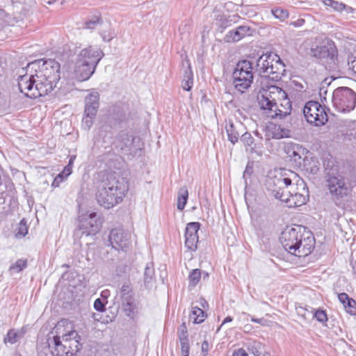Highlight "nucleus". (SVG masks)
<instances>
[{
  "instance_id": "obj_2",
  "label": "nucleus",
  "mask_w": 356,
  "mask_h": 356,
  "mask_svg": "<svg viewBox=\"0 0 356 356\" xmlns=\"http://www.w3.org/2000/svg\"><path fill=\"white\" fill-rule=\"evenodd\" d=\"M72 325L67 319L58 322L47 341L41 345L38 356H74L82 348L81 337L72 330Z\"/></svg>"
},
{
  "instance_id": "obj_28",
  "label": "nucleus",
  "mask_w": 356,
  "mask_h": 356,
  "mask_svg": "<svg viewBox=\"0 0 356 356\" xmlns=\"http://www.w3.org/2000/svg\"><path fill=\"white\" fill-rule=\"evenodd\" d=\"M303 168L309 174L316 175L320 170V163L317 158L305 157L303 159Z\"/></svg>"
},
{
  "instance_id": "obj_52",
  "label": "nucleus",
  "mask_w": 356,
  "mask_h": 356,
  "mask_svg": "<svg viewBox=\"0 0 356 356\" xmlns=\"http://www.w3.org/2000/svg\"><path fill=\"white\" fill-rule=\"evenodd\" d=\"M257 347H260V344L259 343H254L252 346V353L255 355V356H259L260 355V353L259 352V350H257Z\"/></svg>"
},
{
  "instance_id": "obj_32",
  "label": "nucleus",
  "mask_w": 356,
  "mask_h": 356,
  "mask_svg": "<svg viewBox=\"0 0 356 356\" xmlns=\"http://www.w3.org/2000/svg\"><path fill=\"white\" fill-rule=\"evenodd\" d=\"M117 140L120 143L118 146L121 149L130 146L133 142L132 136L129 135L128 132L124 131L119 134Z\"/></svg>"
},
{
  "instance_id": "obj_10",
  "label": "nucleus",
  "mask_w": 356,
  "mask_h": 356,
  "mask_svg": "<svg viewBox=\"0 0 356 356\" xmlns=\"http://www.w3.org/2000/svg\"><path fill=\"white\" fill-rule=\"evenodd\" d=\"M102 220L95 212L86 214L80 217L79 227L74 231V235L81 238L83 235L86 236L95 235L101 229Z\"/></svg>"
},
{
  "instance_id": "obj_36",
  "label": "nucleus",
  "mask_w": 356,
  "mask_h": 356,
  "mask_svg": "<svg viewBox=\"0 0 356 356\" xmlns=\"http://www.w3.org/2000/svg\"><path fill=\"white\" fill-rule=\"evenodd\" d=\"M28 233V225L27 221L25 218L21 220L19 224L17 226L15 230V236L17 238H23Z\"/></svg>"
},
{
  "instance_id": "obj_35",
  "label": "nucleus",
  "mask_w": 356,
  "mask_h": 356,
  "mask_svg": "<svg viewBox=\"0 0 356 356\" xmlns=\"http://www.w3.org/2000/svg\"><path fill=\"white\" fill-rule=\"evenodd\" d=\"M202 276V271L198 268L193 269L191 272H190L188 275V288L190 290L193 289L200 280Z\"/></svg>"
},
{
  "instance_id": "obj_13",
  "label": "nucleus",
  "mask_w": 356,
  "mask_h": 356,
  "mask_svg": "<svg viewBox=\"0 0 356 356\" xmlns=\"http://www.w3.org/2000/svg\"><path fill=\"white\" fill-rule=\"evenodd\" d=\"M108 241L115 250L126 251L131 245V234L122 228H115L111 231Z\"/></svg>"
},
{
  "instance_id": "obj_11",
  "label": "nucleus",
  "mask_w": 356,
  "mask_h": 356,
  "mask_svg": "<svg viewBox=\"0 0 356 356\" xmlns=\"http://www.w3.org/2000/svg\"><path fill=\"white\" fill-rule=\"evenodd\" d=\"M302 112L307 122L312 124H314L315 126L323 125L328 120L325 107L318 102L309 101L307 102Z\"/></svg>"
},
{
  "instance_id": "obj_51",
  "label": "nucleus",
  "mask_w": 356,
  "mask_h": 356,
  "mask_svg": "<svg viewBox=\"0 0 356 356\" xmlns=\"http://www.w3.org/2000/svg\"><path fill=\"white\" fill-rule=\"evenodd\" d=\"M232 356H248V354L243 348H238L233 352Z\"/></svg>"
},
{
  "instance_id": "obj_57",
  "label": "nucleus",
  "mask_w": 356,
  "mask_h": 356,
  "mask_svg": "<svg viewBox=\"0 0 356 356\" xmlns=\"http://www.w3.org/2000/svg\"><path fill=\"white\" fill-rule=\"evenodd\" d=\"M343 10H345L347 13H353L355 10L352 7L346 6L345 4V8H343Z\"/></svg>"
},
{
  "instance_id": "obj_14",
  "label": "nucleus",
  "mask_w": 356,
  "mask_h": 356,
  "mask_svg": "<svg viewBox=\"0 0 356 356\" xmlns=\"http://www.w3.org/2000/svg\"><path fill=\"white\" fill-rule=\"evenodd\" d=\"M326 182L332 199L338 200L347 195L348 189L341 175H332L329 173Z\"/></svg>"
},
{
  "instance_id": "obj_8",
  "label": "nucleus",
  "mask_w": 356,
  "mask_h": 356,
  "mask_svg": "<svg viewBox=\"0 0 356 356\" xmlns=\"http://www.w3.org/2000/svg\"><path fill=\"white\" fill-rule=\"evenodd\" d=\"M333 106L339 112L353 111L356 104V93L350 88L339 87L332 92Z\"/></svg>"
},
{
  "instance_id": "obj_50",
  "label": "nucleus",
  "mask_w": 356,
  "mask_h": 356,
  "mask_svg": "<svg viewBox=\"0 0 356 356\" xmlns=\"http://www.w3.org/2000/svg\"><path fill=\"white\" fill-rule=\"evenodd\" d=\"M209 350V344L207 341L204 340L201 346V353L202 356H207Z\"/></svg>"
},
{
  "instance_id": "obj_33",
  "label": "nucleus",
  "mask_w": 356,
  "mask_h": 356,
  "mask_svg": "<svg viewBox=\"0 0 356 356\" xmlns=\"http://www.w3.org/2000/svg\"><path fill=\"white\" fill-rule=\"evenodd\" d=\"M207 316L206 313L198 307H193L192 312L190 315V318L195 324L202 323Z\"/></svg>"
},
{
  "instance_id": "obj_12",
  "label": "nucleus",
  "mask_w": 356,
  "mask_h": 356,
  "mask_svg": "<svg viewBox=\"0 0 356 356\" xmlns=\"http://www.w3.org/2000/svg\"><path fill=\"white\" fill-rule=\"evenodd\" d=\"M99 94L97 91L91 92L85 98L84 116L82 120V126L89 130L93 124V120L96 117L99 106Z\"/></svg>"
},
{
  "instance_id": "obj_53",
  "label": "nucleus",
  "mask_w": 356,
  "mask_h": 356,
  "mask_svg": "<svg viewBox=\"0 0 356 356\" xmlns=\"http://www.w3.org/2000/svg\"><path fill=\"white\" fill-rule=\"evenodd\" d=\"M63 180H64V179L61 177V175H58L55 177V179H54V181H53V183H52V186H58V184H59V183H60V182H61V181H63Z\"/></svg>"
},
{
  "instance_id": "obj_23",
  "label": "nucleus",
  "mask_w": 356,
  "mask_h": 356,
  "mask_svg": "<svg viewBox=\"0 0 356 356\" xmlns=\"http://www.w3.org/2000/svg\"><path fill=\"white\" fill-rule=\"evenodd\" d=\"M239 18L238 15L226 16L224 14H218L216 16L215 24L219 31L222 33L227 28L236 23Z\"/></svg>"
},
{
  "instance_id": "obj_40",
  "label": "nucleus",
  "mask_w": 356,
  "mask_h": 356,
  "mask_svg": "<svg viewBox=\"0 0 356 356\" xmlns=\"http://www.w3.org/2000/svg\"><path fill=\"white\" fill-rule=\"evenodd\" d=\"M271 13L275 18H277L281 21H284L289 17V12L287 10L282 8H273L271 10Z\"/></svg>"
},
{
  "instance_id": "obj_48",
  "label": "nucleus",
  "mask_w": 356,
  "mask_h": 356,
  "mask_svg": "<svg viewBox=\"0 0 356 356\" xmlns=\"http://www.w3.org/2000/svg\"><path fill=\"white\" fill-rule=\"evenodd\" d=\"M355 59H356V54L355 55V54H352L350 56H348V65L350 69H352V70L356 69Z\"/></svg>"
},
{
  "instance_id": "obj_63",
  "label": "nucleus",
  "mask_w": 356,
  "mask_h": 356,
  "mask_svg": "<svg viewBox=\"0 0 356 356\" xmlns=\"http://www.w3.org/2000/svg\"><path fill=\"white\" fill-rule=\"evenodd\" d=\"M126 268H127V266H123V268H122V270H120V273H125V270H126Z\"/></svg>"
},
{
  "instance_id": "obj_16",
  "label": "nucleus",
  "mask_w": 356,
  "mask_h": 356,
  "mask_svg": "<svg viewBox=\"0 0 356 356\" xmlns=\"http://www.w3.org/2000/svg\"><path fill=\"white\" fill-rule=\"evenodd\" d=\"M104 56L103 51L99 48L89 46L83 49L77 55L76 58L82 61H86L90 65L97 67Z\"/></svg>"
},
{
  "instance_id": "obj_15",
  "label": "nucleus",
  "mask_w": 356,
  "mask_h": 356,
  "mask_svg": "<svg viewBox=\"0 0 356 356\" xmlns=\"http://www.w3.org/2000/svg\"><path fill=\"white\" fill-rule=\"evenodd\" d=\"M120 296L122 309L128 317L134 318L136 305L135 304L133 293L129 285L124 284L121 287Z\"/></svg>"
},
{
  "instance_id": "obj_60",
  "label": "nucleus",
  "mask_w": 356,
  "mask_h": 356,
  "mask_svg": "<svg viewBox=\"0 0 356 356\" xmlns=\"http://www.w3.org/2000/svg\"><path fill=\"white\" fill-rule=\"evenodd\" d=\"M44 1V3H47V4H51L53 3H54L55 1H56V0H42Z\"/></svg>"
},
{
  "instance_id": "obj_37",
  "label": "nucleus",
  "mask_w": 356,
  "mask_h": 356,
  "mask_svg": "<svg viewBox=\"0 0 356 356\" xmlns=\"http://www.w3.org/2000/svg\"><path fill=\"white\" fill-rule=\"evenodd\" d=\"M21 337H22V334L21 333H18L14 329L10 330L6 336L4 337V343H10V344H14L16 343Z\"/></svg>"
},
{
  "instance_id": "obj_34",
  "label": "nucleus",
  "mask_w": 356,
  "mask_h": 356,
  "mask_svg": "<svg viewBox=\"0 0 356 356\" xmlns=\"http://www.w3.org/2000/svg\"><path fill=\"white\" fill-rule=\"evenodd\" d=\"M154 278V264L152 262H149L146 264L145 270H144V284L148 287L149 284H150Z\"/></svg>"
},
{
  "instance_id": "obj_62",
  "label": "nucleus",
  "mask_w": 356,
  "mask_h": 356,
  "mask_svg": "<svg viewBox=\"0 0 356 356\" xmlns=\"http://www.w3.org/2000/svg\"><path fill=\"white\" fill-rule=\"evenodd\" d=\"M252 321L259 323H261V319H260V318H252Z\"/></svg>"
},
{
  "instance_id": "obj_5",
  "label": "nucleus",
  "mask_w": 356,
  "mask_h": 356,
  "mask_svg": "<svg viewBox=\"0 0 356 356\" xmlns=\"http://www.w3.org/2000/svg\"><path fill=\"white\" fill-rule=\"evenodd\" d=\"M280 241L286 251L296 257H306L314 248L315 238L302 226L286 227L281 233Z\"/></svg>"
},
{
  "instance_id": "obj_29",
  "label": "nucleus",
  "mask_w": 356,
  "mask_h": 356,
  "mask_svg": "<svg viewBox=\"0 0 356 356\" xmlns=\"http://www.w3.org/2000/svg\"><path fill=\"white\" fill-rule=\"evenodd\" d=\"M291 126L292 124L291 122L289 123V125L286 124V127H284L282 124H275L272 131V138L275 139H281L290 137Z\"/></svg>"
},
{
  "instance_id": "obj_19",
  "label": "nucleus",
  "mask_w": 356,
  "mask_h": 356,
  "mask_svg": "<svg viewBox=\"0 0 356 356\" xmlns=\"http://www.w3.org/2000/svg\"><path fill=\"white\" fill-rule=\"evenodd\" d=\"M254 30L247 25H241L227 32L224 37L225 42H236L241 39L252 35Z\"/></svg>"
},
{
  "instance_id": "obj_42",
  "label": "nucleus",
  "mask_w": 356,
  "mask_h": 356,
  "mask_svg": "<svg viewBox=\"0 0 356 356\" xmlns=\"http://www.w3.org/2000/svg\"><path fill=\"white\" fill-rule=\"evenodd\" d=\"M27 266L26 260L18 259L14 264L10 267V270H15L16 272H20Z\"/></svg>"
},
{
  "instance_id": "obj_55",
  "label": "nucleus",
  "mask_w": 356,
  "mask_h": 356,
  "mask_svg": "<svg viewBox=\"0 0 356 356\" xmlns=\"http://www.w3.org/2000/svg\"><path fill=\"white\" fill-rule=\"evenodd\" d=\"M304 23H305V19H299L292 22L291 24H293L296 27H298V26H301L302 25H303Z\"/></svg>"
},
{
  "instance_id": "obj_27",
  "label": "nucleus",
  "mask_w": 356,
  "mask_h": 356,
  "mask_svg": "<svg viewBox=\"0 0 356 356\" xmlns=\"http://www.w3.org/2000/svg\"><path fill=\"white\" fill-rule=\"evenodd\" d=\"M338 299L343 305L345 310L350 315L356 316V301L350 298L346 293L338 294Z\"/></svg>"
},
{
  "instance_id": "obj_49",
  "label": "nucleus",
  "mask_w": 356,
  "mask_h": 356,
  "mask_svg": "<svg viewBox=\"0 0 356 356\" xmlns=\"http://www.w3.org/2000/svg\"><path fill=\"white\" fill-rule=\"evenodd\" d=\"M72 168L70 166L66 165L64 168V169L63 170V171L60 173H59L58 175H61V177L64 179L67 178L72 173Z\"/></svg>"
},
{
  "instance_id": "obj_46",
  "label": "nucleus",
  "mask_w": 356,
  "mask_h": 356,
  "mask_svg": "<svg viewBox=\"0 0 356 356\" xmlns=\"http://www.w3.org/2000/svg\"><path fill=\"white\" fill-rule=\"evenodd\" d=\"M181 343V355L182 356H189V350L190 346L188 339L184 341H180Z\"/></svg>"
},
{
  "instance_id": "obj_61",
  "label": "nucleus",
  "mask_w": 356,
  "mask_h": 356,
  "mask_svg": "<svg viewBox=\"0 0 356 356\" xmlns=\"http://www.w3.org/2000/svg\"><path fill=\"white\" fill-rule=\"evenodd\" d=\"M202 274L203 275V280H205L209 277V273L205 271L202 272Z\"/></svg>"
},
{
  "instance_id": "obj_47",
  "label": "nucleus",
  "mask_w": 356,
  "mask_h": 356,
  "mask_svg": "<svg viewBox=\"0 0 356 356\" xmlns=\"http://www.w3.org/2000/svg\"><path fill=\"white\" fill-rule=\"evenodd\" d=\"M115 35V33L113 31H102L101 33V36L104 42H110Z\"/></svg>"
},
{
  "instance_id": "obj_20",
  "label": "nucleus",
  "mask_w": 356,
  "mask_h": 356,
  "mask_svg": "<svg viewBox=\"0 0 356 356\" xmlns=\"http://www.w3.org/2000/svg\"><path fill=\"white\" fill-rule=\"evenodd\" d=\"M277 54H266L261 56L257 60L256 71L261 76L267 78L270 66L276 58Z\"/></svg>"
},
{
  "instance_id": "obj_56",
  "label": "nucleus",
  "mask_w": 356,
  "mask_h": 356,
  "mask_svg": "<svg viewBox=\"0 0 356 356\" xmlns=\"http://www.w3.org/2000/svg\"><path fill=\"white\" fill-rule=\"evenodd\" d=\"M326 94H327V89L324 87L321 88L320 90H319V95L321 97L322 102H323V99H325V97H324V95H325Z\"/></svg>"
},
{
  "instance_id": "obj_30",
  "label": "nucleus",
  "mask_w": 356,
  "mask_h": 356,
  "mask_svg": "<svg viewBox=\"0 0 356 356\" xmlns=\"http://www.w3.org/2000/svg\"><path fill=\"white\" fill-rule=\"evenodd\" d=\"M186 63L188 65V67L184 74L182 88L186 91H190L193 84V74L189 61L186 60Z\"/></svg>"
},
{
  "instance_id": "obj_1",
  "label": "nucleus",
  "mask_w": 356,
  "mask_h": 356,
  "mask_svg": "<svg viewBox=\"0 0 356 356\" xmlns=\"http://www.w3.org/2000/svg\"><path fill=\"white\" fill-rule=\"evenodd\" d=\"M60 63L54 59L29 63L17 79L19 91L31 99L48 95L60 80Z\"/></svg>"
},
{
  "instance_id": "obj_45",
  "label": "nucleus",
  "mask_w": 356,
  "mask_h": 356,
  "mask_svg": "<svg viewBox=\"0 0 356 356\" xmlns=\"http://www.w3.org/2000/svg\"><path fill=\"white\" fill-rule=\"evenodd\" d=\"M106 303H107V301L104 302L102 299L97 298L95 300V301L94 302V308L97 311L102 312L105 311V309H106L105 305Z\"/></svg>"
},
{
  "instance_id": "obj_24",
  "label": "nucleus",
  "mask_w": 356,
  "mask_h": 356,
  "mask_svg": "<svg viewBox=\"0 0 356 356\" xmlns=\"http://www.w3.org/2000/svg\"><path fill=\"white\" fill-rule=\"evenodd\" d=\"M225 129L229 141L234 145L238 142L241 134H243L244 127L241 122L234 124L232 122H229Z\"/></svg>"
},
{
  "instance_id": "obj_6",
  "label": "nucleus",
  "mask_w": 356,
  "mask_h": 356,
  "mask_svg": "<svg viewBox=\"0 0 356 356\" xmlns=\"http://www.w3.org/2000/svg\"><path fill=\"white\" fill-rule=\"evenodd\" d=\"M232 77L235 88L241 93L244 92L253 82L252 63L248 60L238 61L232 73Z\"/></svg>"
},
{
  "instance_id": "obj_39",
  "label": "nucleus",
  "mask_w": 356,
  "mask_h": 356,
  "mask_svg": "<svg viewBox=\"0 0 356 356\" xmlns=\"http://www.w3.org/2000/svg\"><path fill=\"white\" fill-rule=\"evenodd\" d=\"M323 3L326 6L330 7L333 10L341 12L345 8V4L334 0H323Z\"/></svg>"
},
{
  "instance_id": "obj_4",
  "label": "nucleus",
  "mask_w": 356,
  "mask_h": 356,
  "mask_svg": "<svg viewBox=\"0 0 356 356\" xmlns=\"http://www.w3.org/2000/svg\"><path fill=\"white\" fill-rule=\"evenodd\" d=\"M128 188V184L123 177L113 172L106 173L103 175L97 187V201L105 209L112 208L122 201Z\"/></svg>"
},
{
  "instance_id": "obj_43",
  "label": "nucleus",
  "mask_w": 356,
  "mask_h": 356,
  "mask_svg": "<svg viewBox=\"0 0 356 356\" xmlns=\"http://www.w3.org/2000/svg\"><path fill=\"white\" fill-rule=\"evenodd\" d=\"M178 337L179 341H184L188 339V330L185 323H183L178 329Z\"/></svg>"
},
{
  "instance_id": "obj_9",
  "label": "nucleus",
  "mask_w": 356,
  "mask_h": 356,
  "mask_svg": "<svg viewBox=\"0 0 356 356\" xmlns=\"http://www.w3.org/2000/svg\"><path fill=\"white\" fill-rule=\"evenodd\" d=\"M338 51L334 43L328 40L323 45L311 48V56L318 58L326 68L334 69L337 66Z\"/></svg>"
},
{
  "instance_id": "obj_31",
  "label": "nucleus",
  "mask_w": 356,
  "mask_h": 356,
  "mask_svg": "<svg viewBox=\"0 0 356 356\" xmlns=\"http://www.w3.org/2000/svg\"><path fill=\"white\" fill-rule=\"evenodd\" d=\"M188 197V189L186 186L181 187L178 191L177 209L183 210L186 204Z\"/></svg>"
},
{
  "instance_id": "obj_25",
  "label": "nucleus",
  "mask_w": 356,
  "mask_h": 356,
  "mask_svg": "<svg viewBox=\"0 0 356 356\" xmlns=\"http://www.w3.org/2000/svg\"><path fill=\"white\" fill-rule=\"evenodd\" d=\"M241 140L245 146L250 147L249 151L251 154L254 153L259 156L263 154L261 145L254 143V138L250 132L243 133L241 136Z\"/></svg>"
},
{
  "instance_id": "obj_64",
  "label": "nucleus",
  "mask_w": 356,
  "mask_h": 356,
  "mask_svg": "<svg viewBox=\"0 0 356 356\" xmlns=\"http://www.w3.org/2000/svg\"><path fill=\"white\" fill-rule=\"evenodd\" d=\"M1 184V178L0 177V185Z\"/></svg>"
},
{
  "instance_id": "obj_26",
  "label": "nucleus",
  "mask_w": 356,
  "mask_h": 356,
  "mask_svg": "<svg viewBox=\"0 0 356 356\" xmlns=\"http://www.w3.org/2000/svg\"><path fill=\"white\" fill-rule=\"evenodd\" d=\"M285 152L288 157L293 161L297 165H301L303 159L302 155L304 153V149L297 144H290L285 147Z\"/></svg>"
},
{
  "instance_id": "obj_21",
  "label": "nucleus",
  "mask_w": 356,
  "mask_h": 356,
  "mask_svg": "<svg viewBox=\"0 0 356 356\" xmlns=\"http://www.w3.org/2000/svg\"><path fill=\"white\" fill-rule=\"evenodd\" d=\"M270 67L267 78L273 81L281 80L283 73L285 72V65L280 60L279 56L277 55L276 58H275Z\"/></svg>"
},
{
  "instance_id": "obj_7",
  "label": "nucleus",
  "mask_w": 356,
  "mask_h": 356,
  "mask_svg": "<svg viewBox=\"0 0 356 356\" xmlns=\"http://www.w3.org/2000/svg\"><path fill=\"white\" fill-rule=\"evenodd\" d=\"M286 92L281 88L271 86L267 90H264L258 95L257 99L260 106V108L264 111V113L268 117L275 118L276 113H273L274 107H276L277 97L280 99L281 97H285Z\"/></svg>"
},
{
  "instance_id": "obj_22",
  "label": "nucleus",
  "mask_w": 356,
  "mask_h": 356,
  "mask_svg": "<svg viewBox=\"0 0 356 356\" xmlns=\"http://www.w3.org/2000/svg\"><path fill=\"white\" fill-rule=\"evenodd\" d=\"M280 106L276 104V107H274V112L276 113V115H275V118H279L280 119H282L289 116L291 114V111L292 109L291 102L288 98L287 95L286 94L285 97H281L280 98Z\"/></svg>"
},
{
  "instance_id": "obj_59",
  "label": "nucleus",
  "mask_w": 356,
  "mask_h": 356,
  "mask_svg": "<svg viewBox=\"0 0 356 356\" xmlns=\"http://www.w3.org/2000/svg\"><path fill=\"white\" fill-rule=\"evenodd\" d=\"M75 159H76V156L75 155L72 156L70 157V159L69 160V162H68V164L67 165L70 166V167L72 168L73 163H74V161Z\"/></svg>"
},
{
  "instance_id": "obj_58",
  "label": "nucleus",
  "mask_w": 356,
  "mask_h": 356,
  "mask_svg": "<svg viewBox=\"0 0 356 356\" xmlns=\"http://www.w3.org/2000/svg\"><path fill=\"white\" fill-rule=\"evenodd\" d=\"M233 318L231 316H227L222 321L220 327H222L224 324L232 321Z\"/></svg>"
},
{
  "instance_id": "obj_18",
  "label": "nucleus",
  "mask_w": 356,
  "mask_h": 356,
  "mask_svg": "<svg viewBox=\"0 0 356 356\" xmlns=\"http://www.w3.org/2000/svg\"><path fill=\"white\" fill-rule=\"evenodd\" d=\"M96 67L76 58L74 76L79 81H87L95 73Z\"/></svg>"
},
{
  "instance_id": "obj_41",
  "label": "nucleus",
  "mask_w": 356,
  "mask_h": 356,
  "mask_svg": "<svg viewBox=\"0 0 356 356\" xmlns=\"http://www.w3.org/2000/svg\"><path fill=\"white\" fill-rule=\"evenodd\" d=\"M253 172H254V170H253L252 163L248 162L245 167V169L243 172V178L244 179L245 187H247V186L248 184V179H250L251 175L253 174Z\"/></svg>"
},
{
  "instance_id": "obj_3",
  "label": "nucleus",
  "mask_w": 356,
  "mask_h": 356,
  "mask_svg": "<svg viewBox=\"0 0 356 356\" xmlns=\"http://www.w3.org/2000/svg\"><path fill=\"white\" fill-rule=\"evenodd\" d=\"M266 185L272 195L286 202L288 207H300L309 200V191L305 183L293 171L268 178Z\"/></svg>"
},
{
  "instance_id": "obj_17",
  "label": "nucleus",
  "mask_w": 356,
  "mask_h": 356,
  "mask_svg": "<svg viewBox=\"0 0 356 356\" xmlns=\"http://www.w3.org/2000/svg\"><path fill=\"white\" fill-rule=\"evenodd\" d=\"M200 223L192 222L187 224L185 231V245L192 251L197 248L198 236L197 232L200 228Z\"/></svg>"
},
{
  "instance_id": "obj_38",
  "label": "nucleus",
  "mask_w": 356,
  "mask_h": 356,
  "mask_svg": "<svg viewBox=\"0 0 356 356\" xmlns=\"http://www.w3.org/2000/svg\"><path fill=\"white\" fill-rule=\"evenodd\" d=\"M102 22L100 15H93L86 21L85 27L88 29H94Z\"/></svg>"
},
{
  "instance_id": "obj_54",
  "label": "nucleus",
  "mask_w": 356,
  "mask_h": 356,
  "mask_svg": "<svg viewBox=\"0 0 356 356\" xmlns=\"http://www.w3.org/2000/svg\"><path fill=\"white\" fill-rule=\"evenodd\" d=\"M110 296V291L109 290L106 289V290H104L102 291L101 293V297L102 299H104L105 301H107L106 299L108 298V297Z\"/></svg>"
},
{
  "instance_id": "obj_44",
  "label": "nucleus",
  "mask_w": 356,
  "mask_h": 356,
  "mask_svg": "<svg viewBox=\"0 0 356 356\" xmlns=\"http://www.w3.org/2000/svg\"><path fill=\"white\" fill-rule=\"evenodd\" d=\"M314 317L321 323H325L327 321V316L325 311L323 309H317L314 312Z\"/></svg>"
}]
</instances>
